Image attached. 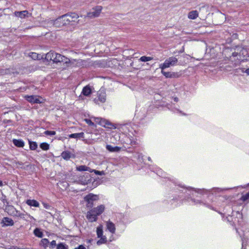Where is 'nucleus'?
Masks as SVG:
<instances>
[{
    "instance_id": "obj_3",
    "label": "nucleus",
    "mask_w": 249,
    "mask_h": 249,
    "mask_svg": "<svg viewBox=\"0 0 249 249\" xmlns=\"http://www.w3.org/2000/svg\"><path fill=\"white\" fill-rule=\"evenodd\" d=\"M136 128L137 126L132 124H126L123 125V130L128 134L125 140V142L127 144L131 145L137 144L136 134H137L138 131Z\"/></svg>"
},
{
    "instance_id": "obj_13",
    "label": "nucleus",
    "mask_w": 249,
    "mask_h": 249,
    "mask_svg": "<svg viewBox=\"0 0 249 249\" xmlns=\"http://www.w3.org/2000/svg\"><path fill=\"white\" fill-rule=\"evenodd\" d=\"M106 227L110 233L114 234L115 232L116 228L115 224L110 221L106 222Z\"/></svg>"
},
{
    "instance_id": "obj_32",
    "label": "nucleus",
    "mask_w": 249,
    "mask_h": 249,
    "mask_svg": "<svg viewBox=\"0 0 249 249\" xmlns=\"http://www.w3.org/2000/svg\"><path fill=\"white\" fill-rule=\"evenodd\" d=\"M34 233L36 236L39 238H41L43 236V233L38 228H36L34 230Z\"/></svg>"
},
{
    "instance_id": "obj_24",
    "label": "nucleus",
    "mask_w": 249,
    "mask_h": 249,
    "mask_svg": "<svg viewBox=\"0 0 249 249\" xmlns=\"http://www.w3.org/2000/svg\"><path fill=\"white\" fill-rule=\"evenodd\" d=\"M76 170L78 171H89L92 172V169L86 165H80L76 167Z\"/></svg>"
},
{
    "instance_id": "obj_5",
    "label": "nucleus",
    "mask_w": 249,
    "mask_h": 249,
    "mask_svg": "<svg viewBox=\"0 0 249 249\" xmlns=\"http://www.w3.org/2000/svg\"><path fill=\"white\" fill-rule=\"evenodd\" d=\"M45 58L47 61H52L55 63L58 62L68 63L70 62V59L65 56L52 51L46 54Z\"/></svg>"
},
{
    "instance_id": "obj_27",
    "label": "nucleus",
    "mask_w": 249,
    "mask_h": 249,
    "mask_svg": "<svg viewBox=\"0 0 249 249\" xmlns=\"http://www.w3.org/2000/svg\"><path fill=\"white\" fill-rule=\"evenodd\" d=\"M105 128L109 129H115L117 128V126L115 124H114L107 120Z\"/></svg>"
},
{
    "instance_id": "obj_49",
    "label": "nucleus",
    "mask_w": 249,
    "mask_h": 249,
    "mask_svg": "<svg viewBox=\"0 0 249 249\" xmlns=\"http://www.w3.org/2000/svg\"><path fill=\"white\" fill-rule=\"evenodd\" d=\"M174 100L175 102H177L178 101V99L177 97H175L174 98Z\"/></svg>"
},
{
    "instance_id": "obj_44",
    "label": "nucleus",
    "mask_w": 249,
    "mask_h": 249,
    "mask_svg": "<svg viewBox=\"0 0 249 249\" xmlns=\"http://www.w3.org/2000/svg\"><path fill=\"white\" fill-rule=\"evenodd\" d=\"M94 171V173L96 174V175H104V171H96V170H92V172Z\"/></svg>"
},
{
    "instance_id": "obj_43",
    "label": "nucleus",
    "mask_w": 249,
    "mask_h": 249,
    "mask_svg": "<svg viewBox=\"0 0 249 249\" xmlns=\"http://www.w3.org/2000/svg\"><path fill=\"white\" fill-rule=\"evenodd\" d=\"M42 205H43V207L46 209L49 210V209H50V208L51 207V206L49 204H47L45 202H43Z\"/></svg>"
},
{
    "instance_id": "obj_29",
    "label": "nucleus",
    "mask_w": 249,
    "mask_h": 249,
    "mask_svg": "<svg viewBox=\"0 0 249 249\" xmlns=\"http://www.w3.org/2000/svg\"><path fill=\"white\" fill-rule=\"evenodd\" d=\"M18 217H20V218H22L24 220H26L28 217L30 218L31 219H34L33 217L31 216L30 214H28V213H20V214H18Z\"/></svg>"
},
{
    "instance_id": "obj_12",
    "label": "nucleus",
    "mask_w": 249,
    "mask_h": 249,
    "mask_svg": "<svg viewBox=\"0 0 249 249\" xmlns=\"http://www.w3.org/2000/svg\"><path fill=\"white\" fill-rule=\"evenodd\" d=\"M102 7L101 6H97L93 8L88 13L87 16L90 18L97 17L101 12Z\"/></svg>"
},
{
    "instance_id": "obj_55",
    "label": "nucleus",
    "mask_w": 249,
    "mask_h": 249,
    "mask_svg": "<svg viewBox=\"0 0 249 249\" xmlns=\"http://www.w3.org/2000/svg\"><path fill=\"white\" fill-rule=\"evenodd\" d=\"M247 186H249V183L247 185Z\"/></svg>"
},
{
    "instance_id": "obj_48",
    "label": "nucleus",
    "mask_w": 249,
    "mask_h": 249,
    "mask_svg": "<svg viewBox=\"0 0 249 249\" xmlns=\"http://www.w3.org/2000/svg\"><path fill=\"white\" fill-rule=\"evenodd\" d=\"M72 18H77L78 16L76 14L73 13V14H72Z\"/></svg>"
},
{
    "instance_id": "obj_19",
    "label": "nucleus",
    "mask_w": 249,
    "mask_h": 249,
    "mask_svg": "<svg viewBox=\"0 0 249 249\" xmlns=\"http://www.w3.org/2000/svg\"><path fill=\"white\" fill-rule=\"evenodd\" d=\"M26 203L31 207H39V202L35 199H27Z\"/></svg>"
},
{
    "instance_id": "obj_30",
    "label": "nucleus",
    "mask_w": 249,
    "mask_h": 249,
    "mask_svg": "<svg viewBox=\"0 0 249 249\" xmlns=\"http://www.w3.org/2000/svg\"><path fill=\"white\" fill-rule=\"evenodd\" d=\"M49 244V241L47 238L42 239L40 242V245H42L44 249H46Z\"/></svg>"
},
{
    "instance_id": "obj_1",
    "label": "nucleus",
    "mask_w": 249,
    "mask_h": 249,
    "mask_svg": "<svg viewBox=\"0 0 249 249\" xmlns=\"http://www.w3.org/2000/svg\"><path fill=\"white\" fill-rule=\"evenodd\" d=\"M226 219L232 225L235 226L237 224L238 227H236V232L240 235L242 241V248L246 245V238L249 232V225L243 221L242 214L239 211L232 212V215L228 214Z\"/></svg>"
},
{
    "instance_id": "obj_16",
    "label": "nucleus",
    "mask_w": 249,
    "mask_h": 249,
    "mask_svg": "<svg viewBox=\"0 0 249 249\" xmlns=\"http://www.w3.org/2000/svg\"><path fill=\"white\" fill-rule=\"evenodd\" d=\"M61 157L64 160H70L71 158H74L75 157V156L74 154H71V152L69 151H65L61 153Z\"/></svg>"
},
{
    "instance_id": "obj_4",
    "label": "nucleus",
    "mask_w": 249,
    "mask_h": 249,
    "mask_svg": "<svg viewBox=\"0 0 249 249\" xmlns=\"http://www.w3.org/2000/svg\"><path fill=\"white\" fill-rule=\"evenodd\" d=\"M248 58H249V50L242 48L239 53L237 52L232 53L230 59L234 62L235 65H237L241 61L247 60Z\"/></svg>"
},
{
    "instance_id": "obj_34",
    "label": "nucleus",
    "mask_w": 249,
    "mask_h": 249,
    "mask_svg": "<svg viewBox=\"0 0 249 249\" xmlns=\"http://www.w3.org/2000/svg\"><path fill=\"white\" fill-rule=\"evenodd\" d=\"M152 59H153V58L152 57L143 56H142L140 58L139 60L142 62H147V61L152 60Z\"/></svg>"
},
{
    "instance_id": "obj_2",
    "label": "nucleus",
    "mask_w": 249,
    "mask_h": 249,
    "mask_svg": "<svg viewBox=\"0 0 249 249\" xmlns=\"http://www.w3.org/2000/svg\"><path fill=\"white\" fill-rule=\"evenodd\" d=\"M178 187L180 188H183L185 191L188 190L190 191L191 190H193L195 192L202 195L203 196V197H205V196H206L208 197V199H212L214 197V196L215 197L218 196H220L221 194H223V192L228 191L232 189H234L236 188H239V187H242V188H245L246 186H238L237 187H233V188H213L209 190H206L205 189H195L191 187H188V188H185L184 186H181L180 184L178 185Z\"/></svg>"
},
{
    "instance_id": "obj_39",
    "label": "nucleus",
    "mask_w": 249,
    "mask_h": 249,
    "mask_svg": "<svg viewBox=\"0 0 249 249\" xmlns=\"http://www.w3.org/2000/svg\"><path fill=\"white\" fill-rule=\"evenodd\" d=\"M57 249H67V246L63 243H60L57 245Z\"/></svg>"
},
{
    "instance_id": "obj_10",
    "label": "nucleus",
    "mask_w": 249,
    "mask_h": 249,
    "mask_svg": "<svg viewBox=\"0 0 249 249\" xmlns=\"http://www.w3.org/2000/svg\"><path fill=\"white\" fill-rule=\"evenodd\" d=\"M106 101V93L104 89H100L97 92V97L93 99V102L96 104L104 103Z\"/></svg>"
},
{
    "instance_id": "obj_23",
    "label": "nucleus",
    "mask_w": 249,
    "mask_h": 249,
    "mask_svg": "<svg viewBox=\"0 0 249 249\" xmlns=\"http://www.w3.org/2000/svg\"><path fill=\"white\" fill-rule=\"evenodd\" d=\"M68 136L70 138H74V139L84 138V132L73 133V134L69 135Z\"/></svg>"
},
{
    "instance_id": "obj_36",
    "label": "nucleus",
    "mask_w": 249,
    "mask_h": 249,
    "mask_svg": "<svg viewBox=\"0 0 249 249\" xmlns=\"http://www.w3.org/2000/svg\"><path fill=\"white\" fill-rule=\"evenodd\" d=\"M99 119L100 120L99 122L100 125L105 127L107 120L103 118H99Z\"/></svg>"
},
{
    "instance_id": "obj_47",
    "label": "nucleus",
    "mask_w": 249,
    "mask_h": 249,
    "mask_svg": "<svg viewBox=\"0 0 249 249\" xmlns=\"http://www.w3.org/2000/svg\"><path fill=\"white\" fill-rule=\"evenodd\" d=\"M74 249H86V248L83 245H80Z\"/></svg>"
},
{
    "instance_id": "obj_17",
    "label": "nucleus",
    "mask_w": 249,
    "mask_h": 249,
    "mask_svg": "<svg viewBox=\"0 0 249 249\" xmlns=\"http://www.w3.org/2000/svg\"><path fill=\"white\" fill-rule=\"evenodd\" d=\"M8 213L13 216L18 217V214H20V212L16 210V209L13 206H10L8 209Z\"/></svg>"
},
{
    "instance_id": "obj_11",
    "label": "nucleus",
    "mask_w": 249,
    "mask_h": 249,
    "mask_svg": "<svg viewBox=\"0 0 249 249\" xmlns=\"http://www.w3.org/2000/svg\"><path fill=\"white\" fill-rule=\"evenodd\" d=\"M192 201H193V202L194 203V204H195V205H202V206H204L210 209L213 210H214V206L216 205L214 203H213V200L212 201V204L209 203L206 200H198L197 199H192Z\"/></svg>"
},
{
    "instance_id": "obj_42",
    "label": "nucleus",
    "mask_w": 249,
    "mask_h": 249,
    "mask_svg": "<svg viewBox=\"0 0 249 249\" xmlns=\"http://www.w3.org/2000/svg\"><path fill=\"white\" fill-rule=\"evenodd\" d=\"M85 122L89 125L93 126L94 125V124L89 119H85Z\"/></svg>"
},
{
    "instance_id": "obj_15",
    "label": "nucleus",
    "mask_w": 249,
    "mask_h": 249,
    "mask_svg": "<svg viewBox=\"0 0 249 249\" xmlns=\"http://www.w3.org/2000/svg\"><path fill=\"white\" fill-rule=\"evenodd\" d=\"M91 92V88L89 85H87L83 88L81 94L86 96H89Z\"/></svg>"
},
{
    "instance_id": "obj_40",
    "label": "nucleus",
    "mask_w": 249,
    "mask_h": 249,
    "mask_svg": "<svg viewBox=\"0 0 249 249\" xmlns=\"http://www.w3.org/2000/svg\"><path fill=\"white\" fill-rule=\"evenodd\" d=\"M156 174L159 176L164 177V176L163 175V173L162 172V170L161 169L157 168L156 170Z\"/></svg>"
},
{
    "instance_id": "obj_7",
    "label": "nucleus",
    "mask_w": 249,
    "mask_h": 249,
    "mask_svg": "<svg viewBox=\"0 0 249 249\" xmlns=\"http://www.w3.org/2000/svg\"><path fill=\"white\" fill-rule=\"evenodd\" d=\"M96 231L97 237L100 238L97 241V245L100 246L102 244H106L107 242V238L105 235H103V226L102 225H99L96 228Z\"/></svg>"
},
{
    "instance_id": "obj_51",
    "label": "nucleus",
    "mask_w": 249,
    "mask_h": 249,
    "mask_svg": "<svg viewBox=\"0 0 249 249\" xmlns=\"http://www.w3.org/2000/svg\"><path fill=\"white\" fill-rule=\"evenodd\" d=\"M67 17H68V15H65L62 16V17H61V18H67Z\"/></svg>"
},
{
    "instance_id": "obj_20",
    "label": "nucleus",
    "mask_w": 249,
    "mask_h": 249,
    "mask_svg": "<svg viewBox=\"0 0 249 249\" xmlns=\"http://www.w3.org/2000/svg\"><path fill=\"white\" fill-rule=\"evenodd\" d=\"M2 222L6 226H13L14 224V221L11 218L7 217L3 218Z\"/></svg>"
},
{
    "instance_id": "obj_26",
    "label": "nucleus",
    "mask_w": 249,
    "mask_h": 249,
    "mask_svg": "<svg viewBox=\"0 0 249 249\" xmlns=\"http://www.w3.org/2000/svg\"><path fill=\"white\" fill-rule=\"evenodd\" d=\"M161 73L166 78L176 77V74L175 73L171 72H166L163 71V70H161Z\"/></svg>"
},
{
    "instance_id": "obj_33",
    "label": "nucleus",
    "mask_w": 249,
    "mask_h": 249,
    "mask_svg": "<svg viewBox=\"0 0 249 249\" xmlns=\"http://www.w3.org/2000/svg\"><path fill=\"white\" fill-rule=\"evenodd\" d=\"M40 147L43 150H48L49 149V144L46 142H42L40 144Z\"/></svg>"
},
{
    "instance_id": "obj_37",
    "label": "nucleus",
    "mask_w": 249,
    "mask_h": 249,
    "mask_svg": "<svg viewBox=\"0 0 249 249\" xmlns=\"http://www.w3.org/2000/svg\"><path fill=\"white\" fill-rule=\"evenodd\" d=\"M44 134L46 135L53 136L55 135L56 132L54 131L47 130L44 132Z\"/></svg>"
},
{
    "instance_id": "obj_14",
    "label": "nucleus",
    "mask_w": 249,
    "mask_h": 249,
    "mask_svg": "<svg viewBox=\"0 0 249 249\" xmlns=\"http://www.w3.org/2000/svg\"><path fill=\"white\" fill-rule=\"evenodd\" d=\"M26 99L30 103H40L38 98L35 95L27 96L25 97Z\"/></svg>"
},
{
    "instance_id": "obj_38",
    "label": "nucleus",
    "mask_w": 249,
    "mask_h": 249,
    "mask_svg": "<svg viewBox=\"0 0 249 249\" xmlns=\"http://www.w3.org/2000/svg\"><path fill=\"white\" fill-rule=\"evenodd\" d=\"M30 56L34 60L37 59L38 58V54L36 53H30Z\"/></svg>"
},
{
    "instance_id": "obj_41",
    "label": "nucleus",
    "mask_w": 249,
    "mask_h": 249,
    "mask_svg": "<svg viewBox=\"0 0 249 249\" xmlns=\"http://www.w3.org/2000/svg\"><path fill=\"white\" fill-rule=\"evenodd\" d=\"M56 245V241L55 240H53L50 244V248L53 249Z\"/></svg>"
},
{
    "instance_id": "obj_46",
    "label": "nucleus",
    "mask_w": 249,
    "mask_h": 249,
    "mask_svg": "<svg viewBox=\"0 0 249 249\" xmlns=\"http://www.w3.org/2000/svg\"><path fill=\"white\" fill-rule=\"evenodd\" d=\"M9 249H28L27 248H20L17 246H12Z\"/></svg>"
},
{
    "instance_id": "obj_54",
    "label": "nucleus",
    "mask_w": 249,
    "mask_h": 249,
    "mask_svg": "<svg viewBox=\"0 0 249 249\" xmlns=\"http://www.w3.org/2000/svg\"><path fill=\"white\" fill-rule=\"evenodd\" d=\"M67 20H69V21H70V19H69V18H68Z\"/></svg>"
},
{
    "instance_id": "obj_21",
    "label": "nucleus",
    "mask_w": 249,
    "mask_h": 249,
    "mask_svg": "<svg viewBox=\"0 0 249 249\" xmlns=\"http://www.w3.org/2000/svg\"><path fill=\"white\" fill-rule=\"evenodd\" d=\"M106 149L110 152H118L120 151L121 148L119 146H112L111 145L107 144Z\"/></svg>"
},
{
    "instance_id": "obj_6",
    "label": "nucleus",
    "mask_w": 249,
    "mask_h": 249,
    "mask_svg": "<svg viewBox=\"0 0 249 249\" xmlns=\"http://www.w3.org/2000/svg\"><path fill=\"white\" fill-rule=\"evenodd\" d=\"M105 209V207L104 205H100L91 209L87 212V219L91 222L96 221L97 220V216L104 212Z\"/></svg>"
},
{
    "instance_id": "obj_52",
    "label": "nucleus",
    "mask_w": 249,
    "mask_h": 249,
    "mask_svg": "<svg viewBox=\"0 0 249 249\" xmlns=\"http://www.w3.org/2000/svg\"><path fill=\"white\" fill-rule=\"evenodd\" d=\"M148 160L150 161L151 160V159L150 158V157H148Z\"/></svg>"
},
{
    "instance_id": "obj_22",
    "label": "nucleus",
    "mask_w": 249,
    "mask_h": 249,
    "mask_svg": "<svg viewBox=\"0 0 249 249\" xmlns=\"http://www.w3.org/2000/svg\"><path fill=\"white\" fill-rule=\"evenodd\" d=\"M13 142L18 147H23L24 146V142L21 139H13Z\"/></svg>"
},
{
    "instance_id": "obj_53",
    "label": "nucleus",
    "mask_w": 249,
    "mask_h": 249,
    "mask_svg": "<svg viewBox=\"0 0 249 249\" xmlns=\"http://www.w3.org/2000/svg\"><path fill=\"white\" fill-rule=\"evenodd\" d=\"M183 51H184L183 50H181V51H180V53H182V52H183Z\"/></svg>"
},
{
    "instance_id": "obj_56",
    "label": "nucleus",
    "mask_w": 249,
    "mask_h": 249,
    "mask_svg": "<svg viewBox=\"0 0 249 249\" xmlns=\"http://www.w3.org/2000/svg\"><path fill=\"white\" fill-rule=\"evenodd\" d=\"M178 111H179L180 113H181V111H179L178 110H177Z\"/></svg>"
},
{
    "instance_id": "obj_31",
    "label": "nucleus",
    "mask_w": 249,
    "mask_h": 249,
    "mask_svg": "<svg viewBox=\"0 0 249 249\" xmlns=\"http://www.w3.org/2000/svg\"><path fill=\"white\" fill-rule=\"evenodd\" d=\"M89 175L87 174L86 175L85 178L83 180L82 179L79 178V181H80L81 183L84 185L87 184L89 181Z\"/></svg>"
},
{
    "instance_id": "obj_9",
    "label": "nucleus",
    "mask_w": 249,
    "mask_h": 249,
    "mask_svg": "<svg viewBox=\"0 0 249 249\" xmlns=\"http://www.w3.org/2000/svg\"><path fill=\"white\" fill-rule=\"evenodd\" d=\"M98 199L99 196L92 193H90L84 197V200L87 202L86 206L89 208L92 207L94 201Z\"/></svg>"
},
{
    "instance_id": "obj_50",
    "label": "nucleus",
    "mask_w": 249,
    "mask_h": 249,
    "mask_svg": "<svg viewBox=\"0 0 249 249\" xmlns=\"http://www.w3.org/2000/svg\"><path fill=\"white\" fill-rule=\"evenodd\" d=\"M3 185H4V184H3V182H2L1 180H0V187H2V186H3Z\"/></svg>"
},
{
    "instance_id": "obj_45",
    "label": "nucleus",
    "mask_w": 249,
    "mask_h": 249,
    "mask_svg": "<svg viewBox=\"0 0 249 249\" xmlns=\"http://www.w3.org/2000/svg\"><path fill=\"white\" fill-rule=\"evenodd\" d=\"M241 71L242 72H245L248 75H249V69H247L246 70H245V69L243 68V69H241Z\"/></svg>"
},
{
    "instance_id": "obj_28",
    "label": "nucleus",
    "mask_w": 249,
    "mask_h": 249,
    "mask_svg": "<svg viewBox=\"0 0 249 249\" xmlns=\"http://www.w3.org/2000/svg\"><path fill=\"white\" fill-rule=\"evenodd\" d=\"M29 144L30 149L31 150H35L37 148V144L35 142H32V141L29 140Z\"/></svg>"
},
{
    "instance_id": "obj_18",
    "label": "nucleus",
    "mask_w": 249,
    "mask_h": 249,
    "mask_svg": "<svg viewBox=\"0 0 249 249\" xmlns=\"http://www.w3.org/2000/svg\"><path fill=\"white\" fill-rule=\"evenodd\" d=\"M28 14L29 13L27 10H24L22 11H16L14 13V15L15 16L19 17L21 18H25Z\"/></svg>"
},
{
    "instance_id": "obj_8",
    "label": "nucleus",
    "mask_w": 249,
    "mask_h": 249,
    "mask_svg": "<svg viewBox=\"0 0 249 249\" xmlns=\"http://www.w3.org/2000/svg\"><path fill=\"white\" fill-rule=\"evenodd\" d=\"M178 62V59L175 57H170L165 60L163 64L160 65V68L161 70H164L166 68H169L170 66H175Z\"/></svg>"
},
{
    "instance_id": "obj_25",
    "label": "nucleus",
    "mask_w": 249,
    "mask_h": 249,
    "mask_svg": "<svg viewBox=\"0 0 249 249\" xmlns=\"http://www.w3.org/2000/svg\"><path fill=\"white\" fill-rule=\"evenodd\" d=\"M198 16V13L196 10L190 12L188 14V17L189 19H195Z\"/></svg>"
},
{
    "instance_id": "obj_35",
    "label": "nucleus",
    "mask_w": 249,
    "mask_h": 249,
    "mask_svg": "<svg viewBox=\"0 0 249 249\" xmlns=\"http://www.w3.org/2000/svg\"><path fill=\"white\" fill-rule=\"evenodd\" d=\"M241 200L243 201H249V192L245 195H242Z\"/></svg>"
}]
</instances>
